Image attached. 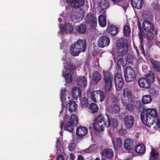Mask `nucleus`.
Wrapping results in <instances>:
<instances>
[{"label":"nucleus","instance_id":"1","mask_svg":"<svg viewBox=\"0 0 160 160\" xmlns=\"http://www.w3.org/2000/svg\"><path fill=\"white\" fill-rule=\"evenodd\" d=\"M158 117L156 109L148 108L143 109L140 114V118L142 122L145 125L150 127L155 123V119Z\"/></svg>","mask_w":160,"mask_h":160},{"label":"nucleus","instance_id":"2","mask_svg":"<svg viewBox=\"0 0 160 160\" xmlns=\"http://www.w3.org/2000/svg\"><path fill=\"white\" fill-rule=\"evenodd\" d=\"M86 47V40L79 39L70 46V52L74 56H78L81 52H85Z\"/></svg>","mask_w":160,"mask_h":160},{"label":"nucleus","instance_id":"3","mask_svg":"<svg viewBox=\"0 0 160 160\" xmlns=\"http://www.w3.org/2000/svg\"><path fill=\"white\" fill-rule=\"evenodd\" d=\"M105 119L102 114L98 115L96 117L93 122V129L96 131L101 132L103 131L106 127Z\"/></svg>","mask_w":160,"mask_h":160},{"label":"nucleus","instance_id":"4","mask_svg":"<svg viewBox=\"0 0 160 160\" xmlns=\"http://www.w3.org/2000/svg\"><path fill=\"white\" fill-rule=\"evenodd\" d=\"M143 17L147 20L143 22L142 23L143 29L147 32H154V26L153 23L148 20H152L153 19V16L149 12H147L143 14Z\"/></svg>","mask_w":160,"mask_h":160},{"label":"nucleus","instance_id":"5","mask_svg":"<svg viewBox=\"0 0 160 160\" xmlns=\"http://www.w3.org/2000/svg\"><path fill=\"white\" fill-rule=\"evenodd\" d=\"M103 79L105 90L107 92L110 91L112 87L113 81V76L112 73L109 71L103 72Z\"/></svg>","mask_w":160,"mask_h":160},{"label":"nucleus","instance_id":"6","mask_svg":"<svg viewBox=\"0 0 160 160\" xmlns=\"http://www.w3.org/2000/svg\"><path fill=\"white\" fill-rule=\"evenodd\" d=\"M125 80L127 82H130L135 80L136 78L135 71L130 66H127L124 71Z\"/></svg>","mask_w":160,"mask_h":160},{"label":"nucleus","instance_id":"7","mask_svg":"<svg viewBox=\"0 0 160 160\" xmlns=\"http://www.w3.org/2000/svg\"><path fill=\"white\" fill-rule=\"evenodd\" d=\"M85 23L89 24L91 28H95L97 23V18L93 13L90 12L86 16Z\"/></svg>","mask_w":160,"mask_h":160},{"label":"nucleus","instance_id":"8","mask_svg":"<svg viewBox=\"0 0 160 160\" xmlns=\"http://www.w3.org/2000/svg\"><path fill=\"white\" fill-rule=\"evenodd\" d=\"M133 116L129 114L125 115L123 117V121L125 127L127 129L132 128L134 123Z\"/></svg>","mask_w":160,"mask_h":160},{"label":"nucleus","instance_id":"9","mask_svg":"<svg viewBox=\"0 0 160 160\" xmlns=\"http://www.w3.org/2000/svg\"><path fill=\"white\" fill-rule=\"evenodd\" d=\"M110 43V39L107 36L102 35L100 36L98 41V46L103 48L108 46Z\"/></svg>","mask_w":160,"mask_h":160},{"label":"nucleus","instance_id":"10","mask_svg":"<svg viewBox=\"0 0 160 160\" xmlns=\"http://www.w3.org/2000/svg\"><path fill=\"white\" fill-rule=\"evenodd\" d=\"M98 96L100 98L99 101L100 102H103L105 99V95L104 92L101 90L96 91L95 93L94 91H92L91 94V98L93 101L96 102V98Z\"/></svg>","mask_w":160,"mask_h":160},{"label":"nucleus","instance_id":"11","mask_svg":"<svg viewBox=\"0 0 160 160\" xmlns=\"http://www.w3.org/2000/svg\"><path fill=\"white\" fill-rule=\"evenodd\" d=\"M102 157H104L106 159H111L113 157L114 152L113 150L110 148H106L103 149L100 153Z\"/></svg>","mask_w":160,"mask_h":160},{"label":"nucleus","instance_id":"12","mask_svg":"<svg viewBox=\"0 0 160 160\" xmlns=\"http://www.w3.org/2000/svg\"><path fill=\"white\" fill-rule=\"evenodd\" d=\"M67 1L70 3L71 7L77 8L82 6L84 2V0H66Z\"/></svg>","mask_w":160,"mask_h":160},{"label":"nucleus","instance_id":"13","mask_svg":"<svg viewBox=\"0 0 160 160\" xmlns=\"http://www.w3.org/2000/svg\"><path fill=\"white\" fill-rule=\"evenodd\" d=\"M133 141L131 139L127 138L124 141L123 146L124 148L127 151H130L134 147Z\"/></svg>","mask_w":160,"mask_h":160},{"label":"nucleus","instance_id":"14","mask_svg":"<svg viewBox=\"0 0 160 160\" xmlns=\"http://www.w3.org/2000/svg\"><path fill=\"white\" fill-rule=\"evenodd\" d=\"M106 31L111 36H115L118 33V29L117 26L114 25H108Z\"/></svg>","mask_w":160,"mask_h":160},{"label":"nucleus","instance_id":"15","mask_svg":"<svg viewBox=\"0 0 160 160\" xmlns=\"http://www.w3.org/2000/svg\"><path fill=\"white\" fill-rule=\"evenodd\" d=\"M98 22L100 26L102 27H104L106 26L107 20L105 11H104L98 17Z\"/></svg>","mask_w":160,"mask_h":160},{"label":"nucleus","instance_id":"16","mask_svg":"<svg viewBox=\"0 0 160 160\" xmlns=\"http://www.w3.org/2000/svg\"><path fill=\"white\" fill-rule=\"evenodd\" d=\"M138 83L140 87L143 88H149L151 86L150 82H148L145 78H140L138 80Z\"/></svg>","mask_w":160,"mask_h":160},{"label":"nucleus","instance_id":"17","mask_svg":"<svg viewBox=\"0 0 160 160\" xmlns=\"http://www.w3.org/2000/svg\"><path fill=\"white\" fill-rule=\"evenodd\" d=\"M117 48L128 47V40L125 38H121L118 39L116 42Z\"/></svg>","mask_w":160,"mask_h":160},{"label":"nucleus","instance_id":"18","mask_svg":"<svg viewBox=\"0 0 160 160\" xmlns=\"http://www.w3.org/2000/svg\"><path fill=\"white\" fill-rule=\"evenodd\" d=\"M88 131V129L86 128L79 126L76 129V134L78 136L81 137L86 135Z\"/></svg>","mask_w":160,"mask_h":160},{"label":"nucleus","instance_id":"19","mask_svg":"<svg viewBox=\"0 0 160 160\" xmlns=\"http://www.w3.org/2000/svg\"><path fill=\"white\" fill-rule=\"evenodd\" d=\"M132 6L138 9H141L143 6V0H131Z\"/></svg>","mask_w":160,"mask_h":160},{"label":"nucleus","instance_id":"20","mask_svg":"<svg viewBox=\"0 0 160 160\" xmlns=\"http://www.w3.org/2000/svg\"><path fill=\"white\" fill-rule=\"evenodd\" d=\"M105 115L107 118L108 127L110 125H112L114 128L117 127L118 125V120L115 118L111 119L110 116L107 113H105Z\"/></svg>","mask_w":160,"mask_h":160},{"label":"nucleus","instance_id":"21","mask_svg":"<svg viewBox=\"0 0 160 160\" xmlns=\"http://www.w3.org/2000/svg\"><path fill=\"white\" fill-rule=\"evenodd\" d=\"M102 76L100 73L97 71H94L92 73V80L93 83L97 84L101 79Z\"/></svg>","mask_w":160,"mask_h":160},{"label":"nucleus","instance_id":"22","mask_svg":"<svg viewBox=\"0 0 160 160\" xmlns=\"http://www.w3.org/2000/svg\"><path fill=\"white\" fill-rule=\"evenodd\" d=\"M112 142L115 149H120L122 145V140L121 138H117L115 139L112 140Z\"/></svg>","mask_w":160,"mask_h":160},{"label":"nucleus","instance_id":"23","mask_svg":"<svg viewBox=\"0 0 160 160\" xmlns=\"http://www.w3.org/2000/svg\"><path fill=\"white\" fill-rule=\"evenodd\" d=\"M123 95L125 100H129L132 97V91L128 88H124L123 90Z\"/></svg>","mask_w":160,"mask_h":160},{"label":"nucleus","instance_id":"24","mask_svg":"<svg viewBox=\"0 0 160 160\" xmlns=\"http://www.w3.org/2000/svg\"><path fill=\"white\" fill-rule=\"evenodd\" d=\"M128 47L117 48V55L119 57H123L127 53Z\"/></svg>","mask_w":160,"mask_h":160},{"label":"nucleus","instance_id":"25","mask_svg":"<svg viewBox=\"0 0 160 160\" xmlns=\"http://www.w3.org/2000/svg\"><path fill=\"white\" fill-rule=\"evenodd\" d=\"M146 147L143 144H138L135 148V151L139 154H143L145 153Z\"/></svg>","mask_w":160,"mask_h":160},{"label":"nucleus","instance_id":"26","mask_svg":"<svg viewBox=\"0 0 160 160\" xmlns=\"http://www.w3.org/2000/svg\"><path fill=\"white\" fill-rule=\"evenodd\" d=\"M68 105L69 107L68 110L70 112H74L76 110L77 105L75 101L73 100H69Z\"/></svg>","mask_w":160,"mask_h":160},{"label":"nucleus","instance_id":"27","mask_svg":"<svg viewBox=\"0 0 160 160\" xmlns=\"http://www.w3.org/2000/svg\"><path fill=\"white\" fill-rule=\"evenodd\" d=\"M150 61L153 68L158 72H160V62L153 58L150 59Z\"/></svg>","mask_w":160,"mask_h":160},{"label":"nucleus","instance_id":"28","mask_svg":"<svg viewBox=\"0 0 160 160\" xmlns=\"http://www.w3.org/2000/svg\"><path fill=\"white\" fill-rule=\"evenodd\" d=\"M98 6L102 9H106L109 6V3L107 0H101L98 3Z\"/></svg>","mask_w":160,"mask_h":160},{"label":"nucleus","instance_id":"29","mask_svg":"<svg viewBox=\"0 0 160 160\" xmlns=\"http://www.w3.org/2000/svg\"><path fill=\"white\" fill-rule=\"evenodd\" d=\"M77 82L80 86L83 87L84 88L87 86V80L84 77H79L77 79Z\"/></svg>","mask_w":160,"mask_h":160},{"label":"nucleus","instance_id":"30","mask_svg":"<svg viewBox=\"0 0 160 160\" xmlns=\"http://www.w3.org/2000/svg\"><path fill=\"white\" fill-rule=\"evenodd\" d=\"M150 155L151 157L149 160H154L159 157V154L158 152L155 151L154 148H152L150 152Z\"/></svg>","mask_w":160,"mask_h":160},{"label":"nucleus","instance_id":"31","mask_svg":"<svg viewBox=\"0 0 160 160\" xmlns=\"http://www.w3.org/2000/svg\"><path fill=\"white\" fill-rule=\"evenodd\" d=\"M152 101L151 96L150 95H146L142 96V104H147L150 103Z\"/></svg>","mask_w":160,"mask_h":160},{"label":"nucleus","instance_id":"32","mask_svg":"<svg viewBox=\"0 0 160 160\" xmlns=\"http://www.w3.org/2000/svg\"><path fill=\"white\" fill-rule=\"evenodd\" d=\"M89 109L92 114H94L98 112V106L97 104L95 103H91L89 107Z\"/></svg>","mask_w":160,"mask_h":160},{"label":"nucleus","instance_id":"33","mask_svg":"<svg viewBox=\"0 0 160 160\" xmlns=\"http://www.w3.org/2000/svg\"><path fill=\"white\" fill-rule=\"evenodd\" d=\"M69 122L72 124L76 126L78 123V119L77 117L75 114H72L70 116Z\"/></svg>","mask_w":160,"mask_h":160},{"label":"nucleus","instance_id":"34","mask_svg":"<svg viewBox=\"0 0 160 160\" xmlns=\"http://www.w3.org/2000/svg\"><path fill=\"white\" fill-rule=\"evenodd\" d=\"M153 32H147L146 36L147 42L148 44L150 45L152 42L154 35Z\"/></svg>","mask_w":160,"mask_h":160},{"label":"nucleus","instance_id":"35","mask_svg":"<svg viewBox=\"0 0 160 160\" xmlns=\"http://www.w3.org/2000/svg\"><path fill=\"white\" fill-rule=\"evenodd\" d=\"M114 81L117 90L118 91L121 90L123 86L124 81H118L116 79Z\"/></svg>","mask_w":160,"mask_h":160},{"label":"nucleus","instance_id":"36","mask_svg":"<svg viewBox=\"0 0 160 160\" xmlns=\"http://www.w3.org/2000/svg\"><path fill=\"white\" fill-rule=\"evenodd\" d=\"M112 1L118 3L119 5L124 7H127L128 5L129 0H112Z\"/></svg>","mask_w":160,"mask_h":160},{"label":"nucleus","instance_id":"37","mask_svg":"<svg viewBox=\"0 0 160 160\" xmlns=\"http://www.w3.org/2000/svg\"><path fill=\"white\" fill-rule=\"evenodd\" d=\"M74 126L71 122H68L65 124L64 129L70 132H72L74 130Z\"/></svg>","mask_w":160,"mask_h":160},{"label":"nucleus","instance_id":"38","mask_svg":"<svg viewBox=\"0 0 160 160\" xmlns=\"http://www.w3.org/2000/svg\"><path fill=\"white\" fill-rule=\"evenodd\" d=\"M145 79L148 81V82H150L151 84V83H152L155 81V76L153 73L151 72L147 74L146 76Z\"/></svg>","mask_w":160,"mask_h":160},{"label":"nucleus","instance_id":"39","mask_svg":"<svg viewBox=\"0 0 160 160\" xmlns=\"http://www.w3.org/2000/svg\"><path fill=\"white\" fill-rule=\"evenodd\" d=\"M86 25L85 24H81L77 26V31L79 33H84L86 30Z\"/></svg>","mask_w":160,"mask_h":160},{"label":"nucleus","instance_id":"40","mask_svg":"<svg viewBox=\"0 0 160 160\" xmlns=\"http://www.w3.org/2000/svg\"><path fill=\"white\" fill-rule=\"evenodd\" d=\"M123 34L125 36H128L130 35L131 33V29L129 26L128 25H126L124 26Z\"/></svg>","mask_w":160,"mask_h":160},{"label":"nucleus","instance_id":"41","mask_svg":"<svg viewBox=\"0 0 160 160\" xmlns=\"http://www.w3.org/2000/svg\"><path fill=\"white\" fill-rule=\"evenodd\" d=\"M77 90H78L79 96H81L82 93L80 88H79L77 87H75L73 88L72 90V97H74L75 95L76 94V93Z\"/></svg>","mask_w":160,"mask_h":160},{"label":"nucleus","instance_id":"42","mask_svg":"<svg viewBox=\"0 0 160 160\" xmlns=\"http://www.w3.org/2000/svg\"><path fill=\"white\" fill-rule=\"evenodd\" d=\"M81 105L82 108L87 107L88 105V100L86 97H84L81 102Z\"/></svg>","mask_w":160,"mask_h":160},{"label":"nucleus","instance_id":"43","mask_svg":"<svg viewBox=\"0 0 160 160\" xmlns=\"http://www.w3.org/2000/svg\"><path fill=\"white\" fill-rule=\"evenodd\" d=\"M134 58L133 56L131 54H128L126 57V61L129 63H132L134 62Z\"/></svg>","mask_w":160,"mask_h":160},{"label":"nucleus","instance_id":"44","mask_svg":"<svg viewBox=\"0 0 160 160\" xmlns=\"http://www.w3.org/2000/svg\"><path fill=\"white\" fill-rule=\"evenodd\" d=\"M64 77L67 82L69 83L72 82V77L71 74H66L64 76Z\"/></svg>","mask_w":160,"mask_h":160},{"label":"nucleus","instance_id":"45","mask_svg":"<svg viewBox=\"0 0 160 160\" xmlns=\"http://www.w3.org/2000/svg\"><path fill=\"white\" fill-rule=\"evenodd\" d=\"M155 120L156 122L154 123H156V125L154 128L157 130H160V119H158V117Z\"/></svg>","mask_w":160,"mask_h":160},{"label":"nucleus","instance_id":"46","mask_svg":"<svg viewBox=\"0 0 160 160\" xmlns=\"http://www.w3.org/2000/svg\"><path fill=\"white\" fill-rule=\"evenodd\" d=\"M77 68V66L75 65L72 64H69L67 67V70H68L70 72H71L72 70H76Z\"/></svg>","mask_w":160,"mask_h":160},{"label":"nucleus","instance_id":"47","mask_svg":"<svg viewBox=\"0 0 160 160\" xmlns=\"http://www.w3.org/2000/svg\"><path fill=\"white\" fill-rule=\"evenodd\" d=\"M116 79L118 81H124L121 75L118 72L116 73L114 75V81Z\"/></svg>","mask_w":160,"mask_h":160},{"label":"nucleus","instance_id":"48","mask_svg":"<svg viewBox=\"0 0 160 160\" xmlns=\"http://www.w3.org/2000/svg\"><path fill=\"white\" fill-rule=\"evenodd\" d=\"M139 30V36L140 39V42H142L143 41V37L145 35V33L142 29H141Z\"/></svg>","mask_w":160,"mask_h":160},{"label":"nucleus","instance_id":"49","mask_svg":"<svg viewBox=\"0 0 160 160\" xmlns=\"http://www.w3.org/2000/svg\"><path fill=\"white\" fill-rule=\"evenodd\" d=\"M123 62H124L123 58V57H121L117 61V66L118 67H120L121 66H123L124 63H122Z\"/></svg>","mask_w":160,"mask_h":160},{"label":"nucleus","instance_id":"50","mask_svg":"<svg viewBox=\"0 0 160 160\" xmlns=\"http://www.w3.org/2000/svg\"><path fill=\"white\" fill-rule=\"evenodd\" d=\"M127 108L128 110L132 111L134 110L135 106L132 103H130L127 104Z\"/></svg>","mask_w":160,"mask_h":160},{"label":"nucleus","instance_id":"51","mask_svg":"<svg viewBox=\"0 0 160 160\" xmlns=\"http://www.w3.org/2000/svg\"><path fill=\"white\" fill-rule=\"evenodd\" d=\"M119 108L118 106H113L112 108V112L114 113L119 112Z\"/></svg>","mask_w":160,"mask_h":160},{"label":"nucleus","instance_id":"52","mask_svg":"<svg viewBox=\"0 0 160 160\" xmlns=\"http://www.w3.org/2000/svg\"><path fill=\"white\" fill-rule=\"evenodd\" d=\"M76 148V146L74 143L70 144L68 147V149L71 151H73Z\"/></svg>","mask_w":160,"mask_h":160},{"label":"nucleus","instance_id":"53","mask_svg":"<svg viewBox=\"0 0 160 160\" xmlns=\"http://www.w3.org/2000/svg\"><path fill=\"white\" fill-rule=\"evenodd\" d=\"M73 29V28L72 25L71 24L68 23V30L69 32L70 33H72Z\"/></svg>","mask_w":160,"mask_h":160},{"label":"nucleus","instance_id":"54","mask_svg":"<svg viewBox=\"0 0 160 160\" xmlns=\"http://www.w3.org/2000/svg\"><path fill=\"white\" fill-rule=\"evenodd\" d=\"M139 48L140 50L141 51L143 55H145V52L143 46L141 44L139 45Z\"/></svg>","mask_w":160,"mask_h":160},{"label":"nucleus","instance_id":"55","mask_svg":"<svg viewBox=\"0 0 160 160\" xmlns=\"http://www.w3.org/2000/svg\"><path fill=\"white\" fill-rule=\"evenodd\" d=\"M66 92V88H62L61 91V95L63 96L64 95Z\"/></svg>","mask_w":160,"mask_h":160},{"label":"nucleus","instance_id":"56","mask_svg":"<svg viewBox=\"0 0 160 160\" xmlns=\"http://www.w3.org/2000/svg\"><path fill=\"white\" fill-rule=\"evenodd\" d=\"M56 146L57 147H59V146H60V143L59 138H57V141H56Z\"/></svg>","mask_w":160,"mask_h":160},{"label":"nucleus","instance_id":"57","mask_svg":"<svg viewBox=\"0 0 160 160\" xmlns=\"http://www.w3.org/2000/svg\"><path fill=\"white\" fill-rule=\"evenodd\" d=\"M57 160H64V157L62 155L60 154L58 157Z\"/></svg>","mask_w":160,"mask_h":160},{"label":"nucleus","instance_id":"58","mask_svg":"<svg viewBox=\"0 0 160 160\" xmlns=\"http://www.w3.org/2000/svg\"><path fill=\"white\" fill-rule=\"evenodd\" d=\"M75 158L74 155L72 154L71 153L70 155V157L69 158V160H74Z\"/></svg>","mask_w":160,"mask_h":160},{"label":"nucleus","instance_id":"59","mask_svg":"<svg viewBox=\"0 0 160 160\" xmlns=\"http://www.w3.org/2000/svg\"><path fill=\"white\" fill-rule=\"evenodd\" d=\"M64 122L63 121L60 122V128L61 129H62L63 127Z\"/></svg>","mask_w":160,"mask_h":160},{"label":"nucleus","instance_id":"60","mask_svg":"<svg viewBox=\"0 0 160 160\" xmlns=\"http://www.w3.org/2000/svg\"><path fill=\"white\" fill-rule=\"evenodd\" d=\"M134 48L136 50L138 55H138L139 54V51L137 47L135 46H134Z\"/></svg>","mask_w":160,"mask_h":160},{"label":"nucleus","instance_id":"61","mask_svg":"<svg viewBox=\"0 0 160 160\" xmlns=\"http://www.w3.org/2000/svg\"><path fill=\"white\" fill-rule=\"evenodd\" d=\"M138 28L139 30L141 29H142L141 27L140 23H139V22L138 23Z\"/></svg>","mask_w":160,"mask_h":160},{"label":"nucleus","instance_id":"62","mask_svg":"<svg viewBox=\"0 0 160 160\" xmlns=\"http://www.w3.org/2000/svg\"><path fill=\"white\" fill-rule=\"evenodd\" d=\"M156 44L157 46L160 48V42L157 41L156 42Z\"/></svg>","mask_w":160,"mask_h":160},{"label":"nucleus","instance_id":"63","mask_svg":"<svg viewBox=\"0 0 160 160\" xmlns=\"http://www.w3.org/2000/svg\"><path fill=\"white\" fill-rule=\"evenodd\" d=\"M106 158L104 157H102L101 160H106Z\"/></svg>","mask_w":160,"mask_h":160},{"label":"nucleus","instance_id":"64","mask_svg":"<svg viewBox=\"0 0 160 160\" xmlns=\"http://www.w3.org/2000/svg\"><path fill=\"white\" fill-rule=\"evenodd\" d=\"M58 21H59V22H62V20H61V19L60 18H58Z\"/></svg>","mask_w":160,"mask_h":160}]
</instances>
